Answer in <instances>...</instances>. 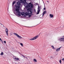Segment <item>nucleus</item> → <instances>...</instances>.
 Returning a JSON list of instances; mask_svg holds the SVG:
<instances>
[{"label": "nucleus", "instance_id": "f257e3e1", "mask_svg": "<svg viewBox=\"0 0 64 64\" xmlns=\"http://www.w3.org/2000/svg\"><path fill=\"white\" fill-rule=\"evenodd\" d=\"M32 8H27V10L28 11L30 12V13H29V12H28V13L26 12L25 13V15H29V14H32Z\"/></svg>", "mask_w": 64, "mask_h": 64}, {"label": "nucleus", "instance_id": "f03ea898", "mask_svg": "<svg viewBox=\"0 0 64 64\" xmlns=\"http://www.w3.org/2000/svg\"><path fill=\"white\" fill-rule=\"evenodd\" d=\"M20 6H17L16 7V10L15 12H18V13H20Z\"/></svg>", "mask_w": 64, "mask_h": 64}, {"label": "nucleus", "instance_id": "7ed1b4c3", "mask_svg": "<svg viewBox=\"0 0 64 64\" xmlns=\"http://www.w3.org/2000/svg\"><path fill=\"white\" fill-rule=\"evenodd\" d=\"M14 35L16 36H17L18 37V38H20V39H21L22 38V37H21V36H20L18 34H17L16 33H14Z\"/></svg>", "mask_w": 64, "mask_h": 64}, {"label": "nucleus", "instance_id": "20e7f679", "mask_svg": "<svg viewBox=\"0 0 64 64\" xmlns=\"http://www.w3.org/2000/svg\"><path fill=\"white\" fill-rule=\"evenodd\" d=\"M41 6H38V13L37 14H38L39 13V12H40V9H41Z\"/></svg>", "mask_w": 64, "mask_h": 64}, {"label": "nucleus", "instance_id": "39448f33", "mask_svg": "<svg viewBox=\"0 0 64 64\" xmlns=\"http://www.w3.org/2000/svg\"><path fill=\"white\" fill-rule=\"evenodd\" d=\"M38 37V36H36L35 37H34L33 38H31L30 39V40H35V39H36Z\"/></svg>", "mask_w": 64, "mask_h": 64}, {"label": "nucleus", "instance_id": "423d86ee", "mask_svg": "<svg viewBox=\"0 0 64 64\" xmlns=\"http://www.w3.org/2000/svg\"><path fill=\"white\" fill-rule=\"evenodd\" d=\"M24 5L26 6L27 5V6H26V8H29V7H30V6L29 5V4H28L27 3V2H26L24 4Z\"/></svg>", "mask_w": 64, "mask_h": 64}, {"label": "nucleus", "instance_id": "0eeeda50", "mask_svg": "<svg viewBox=\"0 0 64 64\" xmlns=\"http://www.w3.org/2000/svg\"><path fill=\"white\" fill-rule=\"evenodd\" d=\"M20 1L22 3V4H24V3H26V0H24V1H23V0H20Z\"/></svg>", "mask_w": 64, "mask_h": 64}, {"label": "nucleus", "instance_id": "6e6552de", "mask_svg": "<svg viewBox=\"0 0 64 64\" xmlns=\"http://www.w3.org/2000/svg\"><path fill=\"white\" fill-rule=\"evenodd\" d=\"M5 31L7 34V35L8 36V30L7 28H6Z\"/></svg>", "mask_w": 64, "mask_h": 64}, {"label": "nucleus", "instance_id": "1a4fd4ad", "mask_svg": "<svg viewBox=\"0 0 64 64\" xmlns=\"http://www.w3.org/2000/svg\"><path fill=\"white\" fill-rule=\"evenodd\" d=\"M30 5V8H33V4L31 3V2H30L29 3Z\"/></svg>", "mask_w": 64, "mask_h": 64}, {"label": "nucleus", "instance_id": "9d476101", "mask_svg": "<svg viewBox=\"0 0 64 64\" xmlns=\"http://www.w3.org/2000/svg\"><path fill=\"white\" fill-rule=\"evenodd\" d=\"M21 2H18L17 3V5H18V6L20 5H21Z\"/></svg>", "mask_w": 64, "mask_h": 64}, {"label": "nucleus", "instance_id": "9b49d317", "mask_svg": "<svg viewBox=\"0 0 64 64\" xmlns=\"http://www.w3.org/2000/svg\"><path fill=\"white\" fill-rule=\"evenodd\" d=\"M14 59L16 61H20L19 58H15Z\"/></svg>", "mask_w": 64, "mask_h": 64}, {"label": "nucleus", "instance_id": "f8f14e48", "mask_svg": "<svg viewBox=\"0 0 64 64\" xmlns=\"http://www.w3.org/2000/svg\"><path fill=\"white\" fill-rule=\"evenodd\" d=\"M16 13H17V14H18V16H20V14H21V12H20V13H18V12H16Z\"/></svg>", "mask_w": 64, "mask_h": 64}, {"label": "nucleus", "instance_id": "ddd939ff", "mask_svg": "<svg viewBox=\"0 0 64 64\" xmlns=\"http://www.w3.org/2000/svg\"><path fill=\"white\" fill-rule=\"evenodd\" d=\"M61 47H60V48H58L57 50H56V51L57 52H58L59 51H60V48H61Z\"/></svg>", "mask_w": 64, "mask_h": 64}, {"label": "nucleus", "instance_id": "4468645a", "mask_svg": "<svg viewBox=\"0 0 64 64\" xmlns=\"http://www.w3.org/2000/svg\"><path fill=\"white\" fill-rule=\"evenodd\" d=\"M50 16L51 18H53V15H52V14H50Z\"/></svg>", "mask_w": 64, "mask_h": 64}, {"label": "nucleus", "instance_id": "2eb2a0df", "mask_svg": "<svg viewBox=\"0 0 64 64\" xmlns=\"http://www.w3.org/2000/svg\"><path fill=\"white\" fill-rule=\"evenodd\" d=\"M46 11H44V12H43V14H42V16H44V14H46Z\"/></svg>", "mask_w": 64, "mask_h": 64}, {"label": "nucleus", "instance_id": "dca6fc26", "mask_svg": "<svg viewBox=\"0 0 64 64\" xmlns=\"http://www.w3.org/2000/svg\"><path fill=\"white\" fill-rule=\"evenodd\" d=\"M24 14H25V13L24 12H22L21 14L22 15H24Z\"/></svg>", "mask_w": 64, "mask_h": 64}, {"label": "nucleus", "instance_id": "f3484780", "mask_svg": "<svg viewBox=\"0 0 64 64\" xmlns=\"http://www.w3.org/2000/svg\"><path fill=\"white\" fill-rule=\"evenodd\" d=\"M60 39H61L60 40V41H63V40H64V38H60Z\"/></svg>", "mask_w": 64, "mask_h": 64}, {"label": "nucleus", "instance_id": "a211bd4d", "mask_svg": "<svg viewBox=\"0 0 64 64\" xmlns=\"http://www.w3.org/2000/svg\"><path fill=\"white\" fill-rule=\"evenodd\" d=\"M34 61L35 62H37V60L35 59H34Z\"/></svg>", "mask_w": 64, "mask_h": 64}, {"label": "nucleus", "instance_id": "6ab92c4d", "mask_svg": "<svg viewBox=\"0 0 64 64\" xmlns=\"http://www.w3.org/2000/svg\"><path fill=\"white\" fill-rule=\"evenodd\" d=\"M51 47H52V49H54V46H51Z\"/></svg>", "mask_w": 64, "mask_h": 64}, {"label": "nucleus", "instance_id": "aec40b11", "mask_svg": "<svg viewBox=\"0 0 64 64\" xmlns=\"http://www.w3.org/2000/svg\"><path fill=\"white\" fill-rule=\"evenodd\" d=\"M4 54V53H3V52H2L0 54V55H3Z\"/></svg>", "mask_w": 64, "mask_h": 64}, {"label": "nucleus", "instance_id": "412c9836", "mask_svg": "<svg viewBox=\"0 0 64 64\" xmlns=\"http://www.w3.org/2000/svg\"><path fill=\"white\" fill-rule=\"evenodd\" d=\"M15 3H16V2L15 1L14 2L12 3L13 5H14Z\"/></svg>", "mask_w": 64, "mask_h": 64}, {"label": "nucleus", "instance_id": "4be33fe9", "mask_svg": "<svg viewBox=\"0 0 64 64\" xmlns=\"http://www.w3.org/2000/svg\"><path fill=\"white\" fill-rule=\"evenodd\" d=\"M22 56H23V57H24V58H25V56H24V55H23L22 54Z\"/></svg>", "mask_w": 64, "mask_h": 64}, {"label": "nucleus", "instance_id": "5701e85b", "mask_svg": "<svg viewBox=\"0 0 64 64\" xmlns=\"http://www.w3.org/2000/svg\"><path fill=\"white\" fill-rule=\"evenodd\" d=\"M20 44L21 45V46H23V44L22 43H20Z\"/></svg>", "mask_w": 64, "mask_h": 64}, {"label": "nucleus", "instance_id": "b1692460", "mask_svg": "<svg viewBox=\"0 0 64 64\" xmlns=\"http://www.w3.org/2000/svg\"><path fill=\"white\" fill-rule=\"evenodd\" d=\"M60 64L61 63V60H60Z\"/></svg>", "mask_w": 64, "mask_h": 64}, {"label": "nucleus", "instance_id": "393cba45", "mask_svg": "<svg viewBox=\"0 0 64 64\" xmlns=\"http://www.w3.org/2000/svg\"><path fill=\"white\" fill-rule=\"evenodd\" d=\"M4 43H5V44H6V41H4Z\"/></svg>", "mask_w": 64, "mask_h": 64}, {"label": "nucleus", "instance_id": "a878e982", "mask_svg": "<svg viewBox=\"0 0 64 64\" xmlns=\"http://www.w3.org/2000/svg\"><path fill=\"white\" fill-rule=\"evenodd\" d=\"M31 16V15H29V17H30V16Z\"/></svg>", "mask_w": 64, "mask_h": 64}, {"label": "nucleus", "instance_id": "bb28decb", "mask_svg": "<svg viewBox=\"0 0 64 64\" xmlns=\"http://www.w3.org/2000/svg\"><path fill=\"white\" fill-rule=\"evenodd\" d=\"M62 61H64V58H62Z\"/></svg>", "mask_w": 64, "mask_h": 64}, {"label": "nucleus", "instance_id": "cd10ccee", "mask_svg": "<svg viewBox=\"0 0 64 64\" xmlns=\"http://www.w3.org/2000/svg\"><path fill=\"white\" fill-rule=\"evenodd\" d=\"M45 9H46V8H44V10H45Z\"/></svg>", "mask_w": 64, "mask_h": 64}, {"label": "nucleus", "instance_id": "c85d7f7f", "mask_svg": "<svg viewBox=\"0 0 64 64\" xmlns=\"http://www.w3.org/2000/svg\"><path fill=\"white\" fill-rule=\"evenodd\" d=\"M1 24L2 25H3V26H4H4H3V25L2 24Z\"/></svg>", "mask_w": 64, "mask_h": 64}, {"label": "nucleus", "instance_id": "c756f323", "mask_svg": "<svg viewBox=\"0 0 64 64\" xmlns=\"http://www.w3.org/2000/svg\"><path fill=\"white\" fill-rule=\"evenodd\" d=\"M25 58H26L27 59H28V58H27V57H25Z\"/></svg>", "mask_w": 64, "mask_h": 64}, {"label": "nucleus", "instance_id": "7c9ffc66", "mask_svg": "<svg viewBox=\"0 0 64 64\" xmlns=\"http://www.w3.org/2000/svg\"><path fill=\"white\" fill-rule=\"evenodd\" d=\"M0 41H2V40H1V38H0Z\"/></svg>", "mask_w": 64, "mask_h": 64}, {"label": "nucleus", "instance_id": "2f4dec72", "mask_svg": "<svg viewBox=\"0 0 64 64\" xmlns=\"http://www.w3.org/2000/svg\"><path fill=\"white\" fill-rule=\"evenodd\" d=\"M36 5H38V3H36Z\"/></svg>", "mask_w": 64, "mask_h": 64}, {"label": "nucleus", "instance_id": "473e14b6", "mask_svg": "<svg viewBox=\"0 0 64 64\" xmlns=\"http://www.w3.org/2000/svg\"><path fill=\"white\" fill-rule=\"evenodd\" d=\"M47 2H48V1H47Z\"/></svg>", "mask_w": 64, "mask_h": 64}, {"label": "nucleus", "instance_id": "72a5a7b5", "mask_svg": "<svg viewBox=\"0 0 64 64\" xmlns=\"http://www.w3.org/2000/svg\"><path fill=\"white\" fill-rule=\"evenodd\" d=\"M15 6H17V5H15Z\"/></svg>", "mask_w": 64, "mask_h": 64}, {"label": "nucleus", "instance_id": "f704fd0d", "mask_svg": "<svg viewBox=\"0 0 64 64\" xmlns=\"http://www.w3.org/2000/svg\"><path fill=\"white\" fill-rule=\"evenodd\" d=\"M63 37H64V36Z\"/></svg>", "mask_w": 64, "mask_h": 64}]
</instances>
